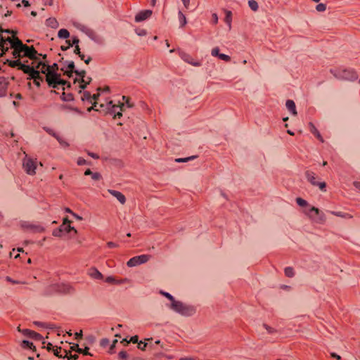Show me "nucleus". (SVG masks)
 Masks as SVG:
<instances>
[{
  "label": "nucleus",
  "instance_id": "f257e3e1",
  "mask_svg": "<svg viewBox=\"0 0 360 360\" xmlns=\"http://www.w3.org/2000/svg\"><path fill=\"white\" fill-rule=\"evenodd\" d=\"M159 293L167 299L163 303L167 309L186 317L191 316L195 314L196 307L195 306L176 300L170 293L162 290H160Z\"/></svg>",
  "mask_w": 360,
  "mask_h": 360
},
{
  "label": "nucleus",
  "instance_id": "f03ea898",
  "mask_svg": "<svg viewBox=\"0 0 360 360\" xmlns=\"http://www.w3.org/2000/svg\"><path fill=\"white\" fill-rule=\"evenodd\" d=\"M6 44H5V48L7 46L8 49V44L10 45V47L13 49L12 54L15 58L27 57L34 60H37L38 59L37 51L32 46L30 47L22 44L18 38L8 37L6 39ZM39 56H41V54H39Z\"/></svg>",
  "mask_w": 360,
  "mask_h": 360
},
{
  "label": "nucleus",
  "instance_id": "7ed1b4c3",
  "mask_svg": "<svg viewBox=\"0 0 360 360\" xmlns=\"http://www.w3.org/2000/svg\"><path fill=\"white\" fill-rule=\"evenodd\" d=\"M34 68L36 70L39 69V73L41 72L46 75V79L49 86L59 88L61 86L63 89H65V85H68V87L70 86L69 82L61 79L60 75L53 72L51 68H49V65H46L43 61H39Z\"/></svg>",
  "mask_w": 360,
  "mask_h": 360
},
{
  "label": "nucleus",
  "instance_id": "20e7f679",
  "mask_svg": "<svg viewBox=\"0 0 360 360\" xmlns=\"http://www.w3.org/2000/svg\"><path fill=\"white\" fill-rule=\"evenodd\" d=\"M330 72L338 79H345V80H355L358 76L356 72L351 68H338L331 70Z\"/></svg>",
  "mask_w": 360,
  "mask_h": 360
},
{
  "label": "nucleus",
  "instance_id": "39448f33",
  "mask_svg": "<svg viewBox=\"0 0 360 360\" xmlns=\"http://www.w3.org/2000/svg\"><path fill=\"white\" fill-rule=\"evenodd\" d=\"M70 285L63 283H55L48 286L45 290L46 295H51L54 292L66 294L70 292Z\"/></svg>",
  "mask_w": 360,
  "mask_h": 360
},
{
  "label": "nucleus",
  "instance_id": "423d86ee",
  "mask_svg": "<svg viewBox=\"0 0 360 360\" xmlns=\"http://www.w3.org/2000/svg\"><path fill=\"white\" fill-rule=\"evenodd\" d=\"M74 72H75L78 76L82 77L81 82L82 84H81L79 86L80 89H85L86 84L89 82L90 79L88 78V80H86L84 79V74H85L84 71L78 72L77 70H75V63L73 61L68 62L67 67L65 68V73L67 74L69 77H70L72 75V74Z\"/></svg>",
  "mask_w": 360,
  "mask_h": 360
},
{
  "label": "nucleus",
  "instance_id": "0eeeda50",
  "mask_svg": "<svg viewBox=\"0 0 360 360\" xmlns=\"http://www.w3.org/2000/svg\"><path fill=\"white\" fill-rule=\"evenodd\" d=\"M42 129L48 134L56 139L62 148H66L70 146L69 142L59 133L56 132L53 129L46 126L43 127Z\"/></svg>",
  "mask_w": 360,
  "mask_h": 360
},
{
  "label": "nucleus",
  "instance_id": "6e6552de",
  "mask_svg": "<svg viewBox=\"0 0 360 360\" xmlns=\"http://www.w3.org/2000/svg\"><path fill=\"white\" fill-rule=\"evenodd\" d=\"M305 213L316 223H323L326 220L324 214L316 207H310L308 211H305Z\"/></svg>",
  "mask_w": 360,
  "mask_h": 360
},
{
  "label": "nucleus",
  "instance_id": "1a4fd4ad",
  "mask_svg": "<svg viewBox=\"0 0 360 360\" xmlns=\"http://www.w3.org/2000/svg\"><path fill=\"white\" fill-rule=\"evenodd\" d=\"M124 103H122L119 105L114 104L112 101H109L106 104V109L108 112L111 115H114L115 118H120L122 116V111L124 109Z\"/></svg>",
  "mask_w": 360,
  "mask_h": 360
},
{
  "label": "nucleus",
  "instance_id": "9d476101",
  "mask_svg": "<svg viewBox=\"0 0 360 360\" xmlns=\"http://www.w3.org/2000/svg\"><path fill=\"white\" fill-rule=\"evenodd\" d=\"M21 227L29 233H41L44 231V228L38 223H31L29 221H23Z\"/></svg>",
  "mask_w": 360,
  "mask_h": 360
},
{
  "label": "nucleus",
  "instance_id": "9b49d317",
  "mask_svg": "<svg viewBox=\"0 0 360 360\" xmlns=\"http://www.w3.org/2000/svg\"><path fill=\"white\" fill-rule=\"evenodd\" d=\"M150 256L148 255H141L131 258L127 263L129 267H134L146 263Z\"/></svg>",
  "mask_w": 360,
  "mask_h": 360
},
{
  "label": "nucleus",
  "instance_id": "f8f14e48",
  "mask_svg": "<svg viewBox=\"0 0 360 360\" xmlns=\"http://www.w3.org/2000/svg\"><path fill=\"white\" fill-rule=\"evenodd\" d=\"M37 162L27 155L23 160V168L25 172L30 174L33 175L35 174Z\"/></svg>",
  "mask_w": 360,
  "mask_h": 360
},
{
  "label": "nucleus",
  "instance_id": "ddd939ff",
  "mask_svg": "<svg viewBox=\"0 0 360 360\" xmlns=\"http://www.w3.org/2000/svg\"><path fill=\"white\" fill-rule=\"evenodd\" d=\"M25 74L29 75V79L34 80V83L37 86H40V83L43 81V78L41 77L39 71L36 70L34 66H30V70H29L27 72H25Z\"/></svg>",
  "mask_w": 360,
  "mask_h": 360
},
{
  "label": "nucleus",
  "instance_id": "4468645a",
  "mask_svg": "<svg viewBox=\"0 0 360 360\" xmlns=\"http://www.w3.org/2000/svg\"><path fill=\"white\" fill-rule=\"evenodd\" d=\"M5 63L8 64L11 68H18V70L23 71L24 73L30 70V66L22 63L19 59L15 60L7 59Z\"/></svg>",
  "mask_w": 360,
  "mask_h": 360
},
{
  "label": "nucleus",
  "instance_id": "2eb2a0df",
  "mask_svg": "<svg viewBox=\"0 0 360 360\" xmlns=\"http://www.w3.org/2000/svg\"><path fill=\"white\" fill-rule=\"evenodd\" d=\"M3 33L13 34L14 35L15 32L13 30H4L2 28H0V49L3 51V53H4L8 51V47L6 46L5 48V44H6V38L3 37Z\"/></svg>",
  "mask_w": 360,
  "mask_h": 360
},
{
  "label": "nucleus",
  "instance_id": "dca6fc26",
  "mask_svg": "<svg viewBox=\"0 0 360 360\" xmlns=\"http://www.w3.org/2000/svg\"><path fill=\"white\" fill-rule=\"evenodd\" d=\"M179 55H180L181 58L184 61H185L195 67H199L201 65L200 62L194 60L193 58L188 53L181 52L179 53Z\"/></svg>",
  "mask_w": 360,
  "mask_h": 360
},
{
  "label": "nucleus",
  "instance_id": "f3484780",
  "mask_svg": "<svg viewBox=\"0 0 360 360\" xmlns=\"http://www.w3.org/2000/svg\"><path fill=\"white\" fill-rule=\"evenodd\" d=\"M152 15V11L145 10L139 12L135 16V21L137 22H142L148 19Z\"/></svg>",
  "mask_w": 360,
  "mask_h": 360
},
{
  "label": "nucleus",
  "instance_id": "a211bd4d",
  "mask_svg": "<svg viewBox=\"0 0 360 360\" xmlns=\"http://www.w3.org/2000/svg\"><path fill=\"white\" fill-rule=\"evenodd\" d=\"M88 275L94 279L102 280L103 275L95 267H91L88 270Z\"/></svg>",
  "mask_w": 360,
  "mask_h": 360
},
{
  "label": "nucleus",
  "instance_id": "6ab92c4d",
  "mask_svg": "<svg viewBox=\"0 0 360 360\" xmlns=\"http://www.w3.org/2000/svg\"><path fill=\"white\" fill-rule=\"evenodd\" d=\"M108 193H110L112 196H114L115 198H116L117 199V200L121 203V204H124L125 202H126V198L125 196L122 193H120V191H115V190H112V189H108Z\"/></svg>",
  "mask_w": 360,
  "mask_h": 360
},
{
  "label": "nucleus",
  "instance_id": "aec40b11",
  "mask_svg": "<svg viewBox=\"0 0 360 360\" xmlns=\"http://www.w3.org/2000/svg\"><path fill=\"white\" fill-rule=\"evenodd\" d=\"M305 177L307 180L310 182L311 184L313 186H315L316 184H318L317 177L314 172L311 171H306L305 172Z\"/></svg>",
  "mask_w": 360,
  "mask_h": 360
},
{
  "label": "nucleus",
  "instance_id": "412c9836",
  "mask_svg": "<svg viewBox=\"0 0 360 360\" xmlns=\"http://www.w3.org/2000/svg\"><path fill=\"white\" fill-rule=\"evenodd\" d=\"M309 131L310 132L315 136V137L319 139L321 142H323L324 140L319 131V130L316 128L313 123L310 122L309 124Z\"/></svg>",
  "mask_w": 360,
  "mask_h": 360
},
{
  "label": "nucleus",
  "instance_id": "4be33fe9",
  "mask_svg": "<svg viewBox=\"0 0 360 360\" xmlns=\"http://www.w3.org/2000/svg\"><path fill=\"white\" fill-rule=\"evenodd\" d=\"M285 106L289 112H290L293 115H297L296 106L293 101L288 100L286 101Z\"/></svg>",
  "mask_w": 360,
  "mask_h": 360
},
{
  "label": "nucleus",
  "instance_id": "5701e85b",
  "mask_svg": "<svg viewBox=\"0 0 360 360\" xmlns=\"http://www.w3.org/2000/svg\"><path fill=\"white\" fill-rule=\"evenodd\" d=\"M65 226H63V231H65L67 233L70 232L71 231H73L75 233H77V230L70 226V221L68 220L67 218L64 219L63 224H65Z\"/></svg>",
  "mask_w": 360,
  "mask_h": 360
},
{
  "label": "nucleus",
  "instance_id": "b1692460",
  "mask_svg": "<svg viewBox=\"0 0 360 360\" xmlns=\"http://www.w3.org/2000/svg\"><path fill=\"white\" fill-rule=\"evenodd\" d=\"M225 18H224V22L229 27V30H231V22H232V13L230 11H225Z\"/></svg>",
  "mask_w": 360,
  "mask_h": 360
},
{
  "label": "nucleus",
  "instance_id": "393cba45",
  "mask_svg": "<svg viewBox=\"0 0 360 360\" xmlns=\"http://www.w3.org/2000/svg\"><path fill=\"white\" fill-rule=\"evenodd\" d=\"M46 25L48 27L56 29L58 27V22L54 18H49L46 20Z\"/></svg>",
  "mask_w": 360,
  "mask_h": 360
},
{
  "label": "nucleus",
  "instance_id": "a878e982",
  "mask_svg": "<svg viewBox=\"0 0 360 360\" xmlns=\"http://www.w3.org/2000/svg\"><path fill=\"white\" fill-rule=\"evenodd\" d=\"M58 37L60 39H68L70 37V32L66 29H60L58 32Z\"/></svg>",
  "mask_w": 360,
  "mask_h": 360
},
{
  "label": "nucleus",
  "instance_id": "bb28decb",
  "mask_svg": "<svg viewBox=\"0 0 360 360\" xmlns=\"http://www.w3.org/2000/svg\"><path fill=\"white\" fill-rule=\"evenodd\" d=\"M21 347L24 349H34V346L33 345V343L28 340H23L21 343Z\"/></svg>",
  "mask_w": 360,
  "mask_h": 360
},
{
  "label": "nucleus",
  "instance_id": "cd10ccee",
  "mask_svg": "<svg viewBox=\"0 0 360 360\" xmlns=\"http://www.w3.org/2000/svg\"><path fill=\"white\" fill-rule=\"evenodd\" d=\"M178 16L180 22V26L184 27L187 22L186 16L183 14V13L181 11H179Z\"/></svg>",
  "mask_w": 360,
  "mask_h": 360
},
{
  "label": "nucleus",
  "instance_id": "c85d7f7f",
  "mask_svg": "<svg viewBox=\"0 0 360 360\" xmlns=\"http://www.w3.org/2000/svg\"><path fill=\"white\" fill-rule=\"evenodd\" d=\"M81 98L83 101L92 103V96L89 91H84Z\"/></svg>",
  "mask_w": 360,
  "mask_h": 360
},
{
  "label": "nucleus",
  "instance_id": "c756f323",
  "mask_svg": "<svg viewBox=\"0 0 360 360\" xmlns=\"http://www.w3.org/2000/svg\"><path fill=\"white\" fill-rule=\"evenodd\" d=\"M75 25L77 29H79V30H81L82 32H83L85 34L86 32H90V29L84 25L77 23V24H75Z\"/></svg>",
  "mask_w": 360,
  "mask_h": 360
},
{
  "label": "nucleus",
  "instance_id": "7c9ffc66",
  "mask_svg": "<svg viewBox=\"0 0 360 360\" xmlns=\"http://www.w3.org/2000/svg\"><path fill=\"white\" fill-rule=\"evenodd\" d=\"M65 226V224H62L58 229H55L53 231V235L54 236H56V237H60L61 236V233L63 231V226Z\"/></svg>",
  "mask_w": 360,
  "mask_h": 360
},
{
  "label": "nucleus",
  "instance_id": "2f4dec72",
  "mask_svg": "<svg viewBox=\"0 0 360 360\" xmlns=\"http://www.w3.org/2000/svg\"><path fill=\"white\" fill-rule=\"evenodd\" d=\"M248 5L250 8L254 11H256L258 9V4L255 0H250L248 1Z\"/></svg>",
  "mask_w": 360,
  "mask_h": 360
},
{
  "label": "nucleus",
  "instance_id": "473e14b6",
  "mask_svg": "<svg viewBox=\"0 0 360 360\" xmlns=\"http://www.w3.org/2000/svg\"><path fill=\"white\" fill-rule=\"evenodd\" d=\"M195 158H196L195 155H193V156H190V157L185 158H176L175 160V161L176 162H186L188 161L194 160Z\"/></svg>",
  "mask_w": 360,
  "mask_h": 360
},
{
  "label": "nucleus",
  "instance_id": "72a5a7b5",
  "mask_svg": "<svg viewBox=\"0 0 360 360\" xmlns=\"http://www.w3.org/2000/svg\"><path fill=\"white\" fill-rule=\"evenodd\" d=\"M296 202L299 206L302 207H307L309 205L308 202L305 200H304L301 198H297L296 199Z\"/></svg>",
  "mask_w": 360,
  "mask_h": 360
},
{
  "label": "nucleus",
  "instance_id": "f704fd0d",
  "mask_svg": "<svg viewBox=\"0 0 360 360\" xmlns=\"http://www.w3.org/2000/svg\"><path fill=\"white\" fill-rule=\"evenodd\" d=\"M65 350H62L61 348H57L54 350V354L58 357L64 358V353Z\"/></svg>",
  "mask_w": 360,
  "mask_h": 360
},
{
  "label": "nucleus",
  "instance_id": "c9c22d12",
  "mask_svg": "<svg viewBox=\"0 0 360 360\" xmlns=\"http://www.w3.org/2000/svg\"><path fill=\"white\" fill-rule=\"evenodd\" d=\"M6 84H2L0 86V97H4L6 95Z\"/></svg>",
  "mask_w": 360,
  "mask_h": 360
},
{
  "label": "nucleus",
  "instance_id": "e433bc0d",
  "mask_svg": "<svg viewBox=\"0 0 360 360\" xmlns=\"http://www.w3.org/2000/svg\"><path fill=\"white\" fill-rule=\"evenodd\" d=\"M330 213L335 216H337V217H343V218H345V217H350V216L348 214H346V213H343V212H335V211H331Z\"/></svg>",
  "mask_w": 360,
  "mask_h": 360
},
{
  "label": "nucleus",
  "instance_id": "4c0bfd02",
  "mask_svg": "<svg viewBox=\"0 0 360 360\" xmlns=\"http://www.w3.org/2000/svg\"><path fill=\"white\" fill-rule=\"evenodd\" d=\"M285 274L288 277H292L294 275L293 269L291 267H286L285 269Z\"/></svg>",
  "mask_w": 360,
  "mask_h": 360
},
{
  "label": "nucleus",
  "instance_id": "58836bf2",
  "mask_svg": "<svg viewBox=\"0 0 360 360\" xmlns=\"http://www.w3.org/2000/svg\"><path fill=\"white\" fill-rule=\"evenodd\" d=\"M64 353H65V355H64V358L67 357L68 359V360H76L77 358H78V355L77 354H70L68 355V353L67 352V351H64Z\"/></svg>",
  "mask_w": 360,
  "mask_h": 360
},
{
  "label": "nucleus",
  "instance_id": "ea45409f",
  "mask_svg": "<svg viewBox=\"0 0 360 360\" xmlns=\"http://www.w3.org/2000/svg\"><path fill=\"white\" fill-rule=\"evenodd\" d=\"M30 338L34 340H41L42 339V336L40 334H39L33 330L32 332V335H31Z\"/></svg>",
  "mask_w": 360,
  "mask_h": 360
},
{
  "label": "nucleus",
  "instance_id": "a19ab883",
  "mask_svg": "<svg viewBox=\"0 0 360 360\" xmlns=\"http://www.w3.org/2000/svg\"><path fill=\"white\" fill-rule=\"evenodd\" d=\"M316 9L319 12H323L326 9V6L324 4H319L316 6Z\"/></svg>",
  "mask_w": 360,
  "mask_h": 360
},
{
  "label": "nucleus",
  "instance_id": "79ce46f5",
  "mask_svg": "<svg viewBox=\"0 0 360 360\" xmlns=\"http://www.w3.org/2000/svg\"><path fill=\"white\" fill-rule=\"evenodd\" d=\"M33 324L37 327L46 328V326H48V323L45 322L41 321H34Z\"/></svg>",
  "mask_w": 360,
  "mask_h": 360
},
{
  "label": "nucleus",
  "instance_id": "37998d69",
  "mask_svg": "<svg viewBox=\"0 0 360 360\" xmlns=\"http://www.w3.org/2000/svg\"><path fill=\"white\" fill-rule=\"evenodd\" d=\"M66 42L68 43L69 46H72L74 45L76 46L77 45H78V44L79 42V39L77 37H74L72 39V43H70V41H68V40H67Z\"/></svg>",
  "mask_w": 360,
  "mask_h": 360
},
{
  "label": "nucleus",
  "instance_id": "c03bdc74",
  "mask_svg": "<svg viewBox=\"0 0 360 360\" xmlns=\"http://www.w3.org/2000/svg\"><path fill=\"white\" fill-rule=\"evenodd\" d=\"M264 327L266 330L267 333L269 334H274L277 332V330L276 329H274V328L270 327L267 325H264Z\"/></svg>",
  "mask_w": 360,
  "mask_h": 360
},
{
  "label": "nucleus",
  "instance_id": "a18cd8bd",
  "mask_svg": "<svg viewBox=\"0 0 360 360\" xmlns=\"http://www.w3.org/2000/svg\"><path fill=\"white\" fill-rule=\"evenodd\" d=\"M86 34L92 40L97 41L96 35L92 30L90 29V32H86Z\"/></svg>",
  "mask_w": 360,
  "mask_h": 360
},
{
  "label": "nucleus",
  "instance_id": "49530a36",
  "mask_svg": "<svg viewBox=\"0 0 360 360\" xmlns=\"http://www.w3.org/2000/svg\"><path fill=\"white\" fill-rule=\"evenodd\" d=\"M218 58L222 60H224V61H229L231 60V58L228 55H226V54H224V53H220L218 56Z\"/></svg>",
  "mask_w": 360,
  "mask_h": 360
},
{
  "label": "nucleus",
  "instance_id": "de8ad7c7",
  "mask_svg": "<svg viewBox=\"0 0 360 360\" xmlns=\"http://www.w3.org/2000/svg\"><path fill=\"white\" fill-rule=\"evenodd\" d=\"M219 49L218 47H214L212 49L211 51V55L214 57H218L219 55Z\"/></svg>",
  "mask_w": 360,
  "mask_h": 360
},
{
  "label": "nucleus",
  "instance_id": "09e8293b",
  "mask_svg": "<svg viewBox=\"0 0 360 360\" xmlns=\"http://www.w3.org/2000/svg\"><path fill=\"white\" fill-rule=\"evenodd\" d=\"M102 176L100 173L98 172H93L92 173V175H91V179L95 180V181H98V180H100L101 179Z\"/></svg>",
  "mask_w": 360,
  "mask_h": 360
},
{
  "label": "nucleus",
  "instance_id": "8fccbe9b",
  "mask_svg": "<svg viewBox=\"0 0 360 360\" xmlns=\"http://www.w3.org/2000/svg\"><path fill=\"white\" fill-rule=\"evenodd\" d=\"M123 342H126L127 343H129V342H131L133 343H138L139 342L138 336L136 335V336L131 337L129 341L127 340V339H124Z\"/></svg>",
  "mask_w": 360,
  "mask_h": 360
},
{
  "label": "nucleus",
  "instance_id": "3c124183",
  "mask_svg": "<svg viewBox=\"0 0 360 360\" xmlns=\"http://www.w3.org/2000/svg\"><path fill=\"white\" fill-rule=\"evenodd\" d=\"M315 186H318L323 191H326V184L325 182H319L318 181V184H316Z\"/></svg>",
  "mask_w": 360,
  "mask_h": 360
},
{
  "label": "nucleus",
  "instance_id": "603ef678",
  "mask_svg": "<svg viewBox=\"0 0 360 360\" xmlns=\"http://www.w3.org/2000/svg\"><path fill=\"white\" fill-rule=\"evenodd\" d=\"M32 330H31L30 329H22V334H23L25 336L30 338V336L32 335Z\"/></svg>",
  "mask_w": 360,
  "mask_h": 360
},
{
  "label": "nucleus",
  "instance_id": "864d4df0",
  "mask_svg": "<svg viewBox=\"0 0 360 360\" xmlns=\"http://www.w3.org/2000/svg\"><path fill=\"white\" fill-rule=\"evenodd\" d=\"M122 100L125 101V104L127 105V106L128 108H132L133 107L134 105L130 103L129 98L126 97L125 96H122Z\"/></svg>",
  "mask_w": 360,
  "mask_h": 360
},
{
  "label": "nucleus",
  "instance_id": "5fc2aeb1",
  "mask_svg": "<svg viewBox=\"0 0 360 360\" xmlns=\"http://www.w3.org/2000/svg\"><path fill=\"white\" fill-rule=\"evenodd\" d=\"M136 33L139 36H145L146 34V31L143 29H136Z\"/></svg>",
  "mask_w": 360,
  "mask_h": 360
},
{
  "label": "nucleus",
  "instance_id": "6e6d98bb",
  "mask_svg": "<svg viewBox=\"0 0 360 360\" xmlns=\"http://www.w3.org/2000/svg\"><path fill=\"white\" fill-rule=\"evenodd\" d=\"M146 346H147V343H146V342H143L142 341H140L138 342V347L141 350H144L146 349Z\"/></svg>",
  "mask_w": 360,
  "mask_h": 360
},
{
  "label": "nucleus",
  "instance_id": "4d7b16f0",
  "mask_svg": "<svg viewBox=\"0 0 360 360\" xmlns=\"http://www.w3.org/2000/svg\"><path fill=\"white\" fill-rule=\"evenodd\" d=\"M77 165H78L82 166V165H86L87 162H86V160H84V158H79L77 159Z\"/></svg>",
  "mask_w": 360,
  "mask_h": 360
},
{
  "label": "nucleus",
  "instance_id": "13d9d810",
  "mask_svg": "<svg viewBox=\"0 0 360 360\" xmlns=\"http://www.w3.org/2000/svg\"><path fill=\"white\" fill-rule=\"evenodd\" d=\"M105 281L109 283H115L116 284V280L112 276H108L105 279Z\"/></svg>",
  "mask_w": 360,
  "mask_h": 360
},
{
  "label": "nucleus",
  "instance_id": "bf43d9fd",
  "mask_svg": "<svg viewBox=\"0 0 360 360\" xmlns=\"http://www.w3.org/2000/svg\"><path fill=\"white\" fill-rule=\"evenodd\" d=\"M71 349L72 350H75L77 352H82V349L79 348V345L77 344H74L72 347H71Z\"/></svg>",
  "mask_w": 360,
  "mask_h": 360
},
{
  "label": "nucleus",
  "instance_id": "052dcab7",
  "mask_svg": "<svg viewBox=\"0 0 360 360\" xmlns=\"http://www.w3.org/2000/svg\"><path fill=\"white\" fill-rule=\"evenodd\" d=\"M212 22L214 25L218 22V15L216 13H213L212 15Z\"/></svg>",
  "mask_w": 360,
  "mask_h": 360
},
{
  "label": "nucleus",
  "instance_id": "680f3d73",
  "mask_svg": "<svg viewBox=\"0 0 360 360\" xmlns=\"http://www.w3.org/2000/svg\"><path fill=\"white\" fill-rule=\"evenodd\" d=\"M128 355L126 352L122 351L119 353V357L122 359H126Z\"/></svg>",
  "mask_w": 360,
  "mask_h": 360
},
{
  "label": "nucleus",
  "instance_id": "e2e57ef3",
  "mask_svg": "<svg viewBox=\"0 0 360 360\" xmlns=\"http://www.w3.org/2000/svg\"><path fill=\"white\" fill-rule=\"evenodd\" d=\"M49 68L53 71V72L56 73V70H58V65L56 63H53L52 65H49Z\"/></svg>",
  "mask_w": 360,
  "mask_h": 360
},
{
  "label": "nucleus",
  "instance_id": "0e129e2a",
  "mask_svg": "<svg viewBox=\"0 0 360 360\" xmlns=\"http://www.w3.org/2000/svg\"><path fill=\"white\" fill-rule=\"evenodd\" d=\"M107 245L110 248H117L118 247V245L117 243H113V242H108L107 243Z\"/></svg>",
  "mask_w": 360,
  "mask_h": 360
},
{
  "label": "nucleus",
  "instance_id": "69168bd1",
  "mask_svg": "<svg viewBox=\"0 0 360 360\" xmlns=\"http://www.w3.org/2000/svg\"><path fill=\"white\" fill-rule=\"evenodd\" d=\"M46 328L55 330L58 329V328L53 323H48V326H46Z\"/></svg>",
  "mask_w": 360,
  "mask_h": 360
},
{
  "label": "nucleus",
  "instance_id": "338daca9",
  "mask_svg": "<svg viewBox=\"0 0 360 360\" xmlns=\"http://www.w3.org/2000/svg\"><path fill=\"white\" fill-rule=\"evenodd\" d=\"M6 280L7 281H8V282H10V283H13V284L20 283V282H19V281H15V280L12 279V278H11V277H9V276H7V277L6 278Z\"/></svg>",
  "mask_w": 360,
  "mask_h": 360
},
{
  "label": "nucleus",
  "instance_id": "774afa93",
  "mask_svg": "<svg viewBox=\"0 0 360 360\" xmlns=\"http://www.w3.org/2000/svg\"><path fill=\"white\" fill-rule=\"evenodd\" d=\"M88 155L90 157H91L92 158H94V159H98L99 158V156L97 154L94 153L89 152Z\"/></svg>",
  "mask_w": 360,
  "mask_h": 360
}]
</instances>
